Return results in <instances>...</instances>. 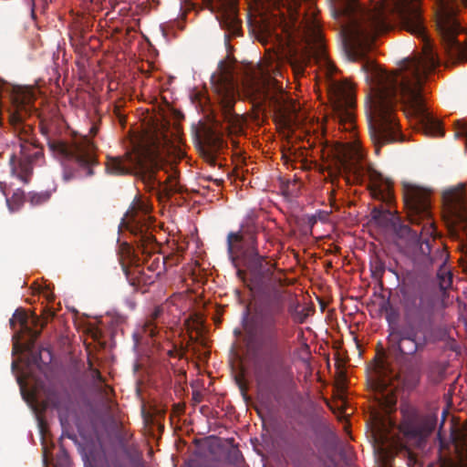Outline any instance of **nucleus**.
<instances>
[{"label":"nucleus","mask_w":467,"mask_h":467,"mask_svg":"<svg viewBox=\"0 0 467 467\" xmlns=\"http://www.w3.org/2000/svg\"><path fill=\"white\" fill-rule=\"evenodd\" d=\"M125 218L130 231L140 235L141 242L150 244L154 241V237L147 234L148 208L145 204L134 203L127 211Z\"/></svg>","instance_id":"nucleus-17"},{"label":"nucleus","mask_w":467,"mask_h":467,"mask_svg":"<svg viewBox=\"0 0 467 467\" xmlns=\"http://www.w3.org/2000/svg\"><path fill=\"white\" fill-rule=\"evenodd\" d=\"M50 198V193L48 192H29L28 193V201L32 205H40L47 202Z\"/></svg>","instance_id":"nucleus-25"},{"label":"nucleus","mask_w":467,"mask_h":467,"mask_svg":"<svg viewBox=\"0 0 467 467\" xmlns=\"http://www.w3.org/2000/svg\"><path fill=\"white\" fill-rule=\"evenodd\" d=\"M203 3L213 13L217 14L216 17L225 31L227 40L241 35V20L237 16L238 0H203Z\"/></svg>","instance_id":"nucleus-13"},{"label":"nucleus","mask_w":467,"mask_h":467,"mask_svg":"<svg viewBox=\"0 0 467 467\" xmlns=\"http://www.w3.org/2000/svg\"><path fill=\"white\" fill-rule=\"evenodd\" d=\"M404 456L407 458L409 467H422L421 462L417 459L416 455L409 449H405Z\"/></svg>","instance_id":"nucleus-28"},{"label":"nucleus","mask_w":467,"mask_h":467,"mask_svg":"<svg viewBox=\"0 0 467 467\" xmlns=\"http://www.w3.org/2000/svg\"><path fill=\"white\" fill-rule=\"evenodd\" d=\"M53 316L54 313L48 310L47 317H45L46 320L42 322L39 317L36 315L28 317L25 310L16 309L9 323L12 329H15L16 324H19L21 331L26 333L30 337L31 343L34 344L39 337L41 329L47 323L48 317H52Z\"/></svg>","instance_id":"nucleus-16"},{"label":"nucleus","mask_w":467,"mask_h":467,"mask_svg":"<svg viewBox=\"0 0 467 467\" xmlns=\"http://www.w3.org/2000/svg\"><path fill=\"white\" fill-rule=\"evenodd\" d=\"M333 109L338 124L346 131L355 130L353 109L355 99L351 85L347 82H335L330 89Z\"/></svg>","instance_id":"nucleus-12"},{"label":"nucleus","mask_w":467,"mask_h":467,"mask_svg":"<svg viewBox=\"0 0 467 467\" xmlns=\"http://www.w3.org/2000/svg\"><path fill=\"white\" fill-rule=\"evenodd\" d=\"M446 259L447 255L443 252L442 260L438 261L432 266H431L428 270L432 268L434 265H440L439 270L437 272V279L439 282V286L441 291L447 290L451 287L452 283V273L446 267Z\"/></svg>","instance_id":"nucleus-20"},{"label":"nucleus","mask_w":467,"mask_h":467,"mask_svg":"<svg viewBox=\"0 0 467 467\" xmlns=\"http://www.w3.org/2000/svg\"><path fill=\"white\" fill-rule=\"evenodd\" d=\"M328 193L330 194V201L335 202V190L332 189L330 192H328Z\"/></svg>","instance_id":"nucleus-36"},{"label":"nucleus","mask_w":467,"mask_h":467,"mask_svg":"<svg viewBox=\"0 0 467 467\" xmlns=\"http://www.w3.org/2000/svg\"><path fill=\"white\" fill-rule=\"evenodd\" d=\"M453 440L457 449L467 454V428H462L454 433Z\"/></svg>","instance_id":"nucleus-23"},{"label":"nucleus","mask_w":467,"mask_h":467,"mask_svg":"<svg viewBox=\"0 0 467 467\" xmlns=\"http://www.w3.org/2000/svg\"><path fill=\"white\" fill-rule=\"evenodd\" d=\"M36 114V109L30 99H16L15 109L10 113L9 123L14 134L19 140V150L10 155L9 166L12 176L24 183L29 182L35 161L43 156V148L36 142L34 122L30 119Z\"/></svg>","instance_id":"nucleus-6"},{"label":"nucleus","mask_w":467,"mask_h":467,"mask_svg":"<svg viewBox=\"0 0 467 467\" xmlns=\"http://www.w3.org/2000/svg\"><path fill=\"white\" fill-rule=\"evenodd\" d=\"M455 137L467 140V119H458L454 122Z\"/></svg>","instance_id":"nucleus-27"},{"label":"nucleus","mask_w":467,"mask_h":467,"mask_svg":"<svg viewBox=\"0 0 467 467\" xmlns=\"http://www.w3.org/2000/svg\"><path fill=\"white\" fill-rule=\"evenodd\" d=\"M462 2H464L467 5V0H462Z\"/></svg>","instance_id":"nucleus-40"},{"label":"nucleus","mask_w":467,"mask_h":467,"mask_svg":"<svg viewBox=\"0 0 467 467\" xmlns=\"http://www.w3.org/2000/svg\"><path fill=\"white\" fill-rule=\"evenodd\" d=\"M292 2L294 4L295 7H297L300 5L297 0H292Z\"/></svg>","instance_id":"nucleus-38"},{"label":"nucleus","mask_w":467,"mask_h":467,"mask_svg":"<svg viewBox=\"0 0 467 467\" xmlns=\"http://www.w3.org/2000/svg\"><path fill=\"white\" fill-rule=\"evenodd\" d=\"M377 389L380 392H384L385 390H387V386L384 382L379 381L377 383ZM382 395H384V393H382Z\"/></svg>","instance_id":"nucleus-32"},{"label":"nucleus","mask_w":467,"mask_h":467,"mask_svg":"<svg viewBox=\"0 0 467 467\" xmlns=\"http://www.w3.org/2000/svg\"><path fill=\"white\" fill-rule=\"evenodd\" d=\"M370 271L374 278H381L385 273V264L379 258H375L370 263Z\"/></svg>","instance_id":"nucleus-24"},{"label":"nucleus","mask_w":467,"mask_h":467,"mask_svg":"<svg viewBox=\"0 0 467 467\" xmlns=\"http://www.w3.org/2000/svg\"><path fill=\"white\" fill-rule=\"evenodd\" d=\"M25 199H26L25 192L21 190H17L13 193L11 202L14 203V205L16 206V208H18L23 203ZM6 202H7V204L10 206V200L6 199Z\"/></svg>","instance_id":"nucleus-29"},{"label":"nucleus","mask_w":467,"mask_h":467,"mask_svg":"<svg viewBox=\"0 0 467 467\" xmlns=\"http://www.w3.org/2000/svg\"><path fill=\"white\" fill-rule=\"evenodd\" d=\"M288 312L295 323L303 324L307 317L308 313L306 307L301 306L299 303H292L288 306Z\"/></svg>","instance_id":"nucleus-21"},{"label":"nucleus","mask_w":467,"mask_h":467,"mask_svg":"<svg viewBox=\"0 0 467 467\" xmlns=\"http://www.w3.org/2000/svg\"><path fill=\"white\" fill-rule=\"evenodd\" d=\"M332 12L336 18L345 20L341 34L345 52L351 61L365 60L376 37L390 28L389 16L424 41L422 53L404 59L396 73H389L368 59L362 65V70L372 81L368 125L376 153L387 144L404 140L396 114L399 103L407 116L419 120L426 133L443 136L440 122L427 110L422 93L428 75L440 60L426 35L419 4L415 0H380L365 6L358 0H333Z\"/></svg>","instance_id":"nucleus-1"},{"label":"nucleus","mask_w":467,"mask_h":467,"mask_svg":"<svg viewBox=\"0 0 467 467\" xmlns=\"http://www.w3.org/2000/svg\"><path fill=\"white\" fill-rule=\"evenodd\" d=\"M47 146L63 166L64 181L94 174L93 168L98 165L97 147L87 136L70 140L48 139Z\"/></svg>","instance_id":"nucleus-8"},{"label":"nucleus","mask_w":467,"mask_h":467,"mask_svg":"<svg viewBox=\"0 0 467 467\" xmlns=\"http://www.w3.org/2000/svg\"><path fill=\"white\" fill-rule=\"evenodd\" d=\"M372 220L380 227L391 229L396 223L399 216L389 209L383 208L381 205L373 208L371 211Z\"/></svg>","instance_id":"nucleus-18"},{"label":"nucleus","mask_w":467,"mask_h":467,"mask_svg":"<svg viewBox=\"0 0 467 467\" xmlns=\"http://www.w3.org/2000/svg\"><path fill=\"white\" fill-rule=\"evenodd\" d=\"M47 299L48 301H52L54 299V296L53 295H50V294H47Z\"/></svg>","instance_id":"nucleus-37"},{"label":"nucleus","mask_w":467,"mask_h":467,"mask_svg":"<svg viewBox=\"0 0 467 467\" xmlns=\"http://www.w3.org/2000/svg\"><path fill=\"white\" fill-rule=\"evenodd\" d=\"M115 113H116V115L119 117V119L120 122H122V118H123V117L121 116V114H120V112H119V109L118 107H115Z\"/></svg>","instance_id":"nucleus-35"},{"label":"nucleus","mask_w":467,"mask_h":467,"mask_svg":"<svg viewBox=\"0 0 467 467\" xmlns=\"http://www.w3.org/2000/svg\"><path fill=\"white\" fill-rule=\"evenodd\" d=\"M214 182H215L217 184H220V183H221V182H222V180H215Z\"/></svg>","instance_id":"nucleus-39"},{"label":"nucleus","mask_w":467,"mask_h":467,"mask_svg":"<svg viewBox=\"0 0 467 467\" xmlns=\"http://www.w3.org/2000/svg\"><path fill=\"white\" fill-rule=\"evenodd\" d=\"M443 209L452 223L467 228V198L464 184L448 189L442 193Z\"/></svg>","instance_id":"nucleus-15"},{"label":"nucleus","mask_w":467,"mask_h":467,"mask_svg":"<svg viewBox=\"0 0 467 467\" xmlns=\"http://www.w3.org/2000/svg\"><path fill=\"white\" fill-rule=\"evenodd\" d=\"M404 203L408 208L410 223L420 226V230L411 229L409 225L400 223V217L390 230L399 239L406 240L414 246L412 261L414 265L422 271H428L438 261L442 260L443 250L433 248L435 243L433 235L435 228L431 218L430 202L428 192L416 185H404Z\"/></svg>","instance_id":"nucleus-4"},{"label":"nucleus","mask_w":467,"mask_h":467,"mask_svg":"<svg viewBox=\"0 0 467 467\" xmlns=\"http://www.w3.org/2000/svg\"><path fill=\"white\" fill-rule=\"evenodd\" d=\"M0 190L1 192L4 193L5 196H7V193H6V183L4 182H0Z\"/></svg>","instance_id":"nucleus-34"},{"label":"nucleus","mask_w":467,"mask_h":467,"mask_svg":"<svg viewBox=\"0 0 467 467\" xmlns=\"http://www.w3.org/2000/svg\"><path fill=\"white\" fill-rule=\"evenodd\" d=\"M401 412L402 420L399 427L400 431L408 443L420 448L428 435L435 429V420L431 417L420 415L411 407L402 409Z\"/></svg>","instance_id":"nucleus-11"},{"label":"nucleus","mask_w":467,"mask_h":467,"mask_svg":"<svg viewBox=\"0 0 467 467\" xmlns=\"http://www.w3.org/2000/svg\"><path fill=\"white\" fill-rule=\"evenodd\" d=\"M121 267H122V270L127 277V279L129 280V282L130 283L131 285H136V281L135 279L131 278L130 276V270L128 268V266H126L124 264L121 265Z\"/></svg>","instance_id":"nucleus-31"},{"label":"nucleus","mask_w":467,"mask_h":467,"mask_svg":"<svg viewBox=\"0 0 467 467\" xmlns=\"http://www.w3.org/2000/svg\"><path fill=\"white\" fill-rule=\"evenodd\" d=\"M339 172L348 183L368 182L374 199L390 205L394 196L392 182L366 162L362 152L352 146H344L338 151Z\"/></svg>","instance_id":"nucleus-7"},{"label":"nucleus","mask_w":467,"mask_h":467,"mask_svg":"<svg viewBox=\"0 0 467 467\" xmlns=\"http://www.w3.org/2000/svg\"><path fill=\"white\" fill-rule=\"evenodd\" d=\"M161 313L162 308L161 306H156L150 314V317L144 322V324L140 327L135 335H138L140 337H154L158 334V327L155 324V320L161 316Z\"/></svg>","instance_id":"nucleus-19"},{"label":"nucleus","mask_w":467,"mask_h":467,"mask_svg":"<svg viewBox=\"0 0 467 467\" xmlns=\"http://www.w3.org/2000/svg\"><path fill=\"white\" fill-rule=\"evenodd\" d=\"M32 359L33 362L36 365H39L40 362L47 364L52 359L51 352L47 348H42L37 353L32 352Z\"/></svg>","instance_id":"nucleus-26"},{"label":"nucleus","mask_w":467,"mask_h":467,"mask_svg":"<svg viewBox=\"0 0 467 467\" xmlns=\"http://www.w3.org/2000/svg\"><path fill=\"white\" fill-rule=\"evenodd\" d=\"M227 253L235 267L237 259H244L247 270L238 269L237 275L254 295L261 297L247 327V333L261 350L254 362V379L263 399L277 400L290 375L280 348L279 326L285 314L282 277L275 273L274 265L259 254L254 227L242 226L238 232H230Z\"/></svg>","instance_id":"nucleus-2"},{"label":"nucleus","mask_w":467,"mask_h":467,"mask_svg":"<svg viewBox=\"0 0 467 467\" xmlns=\"http://www.w3.org/2000/svg\"><path fill=\"white\" fill-rule=\"evenodd\" d=\"M253 89L263 102H268L285 126H289L296 113V106L289 100L283 86L272 78H265L254 84Z\"/></svg>","instance_id":"nucleus-10"},{"label":"nucleus","mask_w":467,"mask_h":467,"mask_svg":"<svg viewBox=\"0 0 467 467\" xmlns=\"http://www.w3.org/2000/svg\"><path fill=\"white\" fill-rule=\"evenodd\" d=\"M146 264L147 269L150 272L156 273L157 276L165 271V261L163 258H161L159 254L150 255Z\"/></svg>","instance_id":"nucleus-22"},{"label":"nucleus","mask_w":467,"mask_h":467,"mask_svg":"<svg viewBox=\"0 0 467 467\" xmlns=\"http://www.w3.org/2000/svg\"><path fill=\"white\" fill-rule=\"evenodd\" d=\"M400 294L404 321L390 326L388 348L401 369L413 372L420 366L429 341L426 336H419L420 327L433 322L437 297L408 286H402Z\"/></svg>","instance_id":"nucleus-3"},{"label":"nucleus","mask_w":467,"mask_h":467,"mask_svg":"<svg viewBox=\"0 0 467 467\" xmlns=\"http://www.w3.org/2000/svg\"><path fill=\"white\" fill-rule=\"evenodd\" d=\"M207 140H209V142H213V144H217L220 140L219 137L215 135L211 129L207 130Z\"/></svg>","instance_id":"nucleus-30"},{"label":"nucleus","mask_w":467,"mask_h":467,"mask_svg":"<svg viewBox=\"0 0 467 467\" xmlns=\"http://www.w3.org/2000/svg\"><path fill=\"white\" fill-rule=\"evenodd\" d=\"M298 30L308 55L318 59L326 58V47L319 23L315 14H305L299 22Z\"/></svg>","instance_id":"nucleus-14"},{"label":"nucleus","mask_w":467,"mask_h":467,"mask_svg":"<svg viewBox=\"0 0 467 467\" xmlns=\"http://www.w3.org/2000/svg\"><path fill=\"white\" fill-rule=\"evenodd\" d=\"M93 377H94L96 379H98L99 381H101V382H102V381L104 380V379H103V377L101 376V374H100V372H99V370H98V369H95V370L93 371Z\"/></svg>","instance_id":"nucleus-33"},{"label":"nucleus","mask_w":467,"mask_h":467,"mask_svg":"<svg viewBox=\"0 0 467 467\" xmlns=\"http://www.w3.org/2000/svg\"><path fill=\"white\" fill-rule=\"evenodd\" d=\"M178 139L175 131L169 127L162 126L155 129L135 150L126 152L122 156H108L105 164L106 171L111 175L133 174L143 168L144 162H149L150 165L148 173L149 181L158 186L166 183V191L169 194L177 192L179 191L177 171H172L168 173L165 171L167 177L164 182L159 173L162 169L160 164L162 155L175 146Z\"/></svg>","instance_id":"nucleus-5"},{"label":"nucleus","mask_w":467,"mask_h":467,"mask_svg":"<svg viewBox=\"0 0 467 467\" xmlns=\"http://www.w3.org/2000/svg\"><path fill=\"white\" fill-rule=\"evenodd\" d=\"M212 83L219 98L223 119L229 124L228 128L240 129L241 117L234 111L238 94L237 88L223 61L220 62L218 72L212 76Z\"/></svg>","instance_id":"nucleus-9"}]
</instances>
